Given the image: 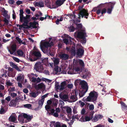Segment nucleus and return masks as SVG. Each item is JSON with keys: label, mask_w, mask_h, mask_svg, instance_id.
I'll list each match as a JSON object with an SVG mask.
<instances>
[{"label": "nucleus", "mask_w": 127, "mask_h": 127, "mask_svg": "<svg viewBox=\"0 0 127 127\" xmlns=\"http://www.w3.org/2000/svg\"><path fill=\"white\" fill-rule=\"evenodd\" d=\"M116 3L115 2H113L101 4L100 5V6L105 7L103 8L101 10V14L102 15L104 13H105L107 11L106 8H107V13L109 14H111L114 5Z\"/></svg>", "instance_id": "nucleus-1"}, {"label": "nucleus", "mask_w": 127, "mask_h": 127, "mask_svg": "<svg viewBox=\"0 0 127 127\" xmlns=\"http://www.w3.org/2000/svg\"><path fill=\"white\" fill-rule=\"evenodd\" d=\"M84 5H83L81 6H79V9L80 10L79 13L78 14V18L80 19V16H81L82 18L84 17L85 18L87 19L88 18V17L89 15V13H88V11L87 10H86L85 9H82L84 6Z\"/></svg>", "instance_id": "nucleus-2"}, {"label": "nucleus", "mask_w": 127, "mask_h": 127, "mask_svg": "<svg viewBox=\"0 0 127 127\" xmlns=\"http://www.w3.org/2000/svg\"><path fill=\"white\" fill-rule=\"evenodd\" d=\"M97 93L94 91H91L89 95L86 98V100L89 102L95 101L98 97Z\"/></svg>", "instance_id": "nucleus-3"}, {"label": "nucleus", "mask_w": 127, "mask_h": 127, "mask_svg": "<svg viewBox=\"0 0 127 127\" xmlns=\"http://www.w3.org/2000/svg\"><path fill=\"white\" fill-rule=\"evenodd\" d=\"M32 58L30 57L29 59L31 62H33L39 59L41 56V54L39 52L36 51H33L31 54Z\"/></svg>", "instance_id": "nucleus-4"}, {"label": "nucleus", "mask_w": 127, "mask_h": 127, "mask_svg": "<svg viewBox=\"0 0 127 127\" xmlns=\"http://www.w3.org/2000/svg\"><path fill=\"white\" fill-rule=\"evenodd\" d=\"M74 35L76 37L79 39H85L86 34L85 30H82L81 32H75Z\"/></svg>", "instance_id": "nucleus-5"}, {"label": "nucleus", "mask_w": 127, "mask_h": 127, "mask_svg": "<svg viewBox=\"0 0 127 127\" xmlns=\"http://www.w3.org/2000/svg\"><path fill=\"white\" fill-rule=\"evenodd\" d=\"M43 64L40 62H36L35 64L34 69L36 71L40 72L43 70Z\"/></svg>", "instance_id": "nucleus-6"}, {"label": "nucleus", "mask_w": 127, "mask_h": 127, "mask_svg": "<svg viewBox=\"0 0 127 127\" xmlns=\"http://www.w3.org/2000/svg\"><path fill=\"white\" fill-rule=\"evenodd\" d=\"M84 48L81 46L80 47L77 48L76 55L77 57L81 58L84 55Z\"/></svg>", "instance_id": "nucleus-7"}, {"label": "nucleus", "mask_w": 127, "mask_h": 127, "mask_svg": "<svg viewBox=\"0 0 127 127\" xmlns=\"http://www.w3.org/2000/svg\"><path fill=\"white\" fill-rule=\"evenodd\" d=\"M94 113V112L93 111H91L90 112L88 116H85V118L83 119V122H85L91 120L93 118V115Z\"/></svg>", "instance_id": "nucleus-8"}, {"label": "nucleus", "mask_w": 127, "mask_h": 127, "mask_svg": "<svg viewBox=\"0 0 127 127\" xmlns=\"http://www.w3.org/2000/svg\"><path fill=\"white\" fill-rule=\"evenodd\" d=\"M66 85V82L65 81H64L61 83L60 85H58L57 86H56L55 88L56 89L62 90L65 89V87Z\"/></svg>", "instance_id": "nucleus-9"}, {"label": "nucleus", "mask_w": 127, "mask_h": 127, "mask_svg": "<svg viewBox=\"0 0 127 127\" xmlns=\"http://www.w3.org/2000/svg\"><path fill=\"white\" fill-rule=\"evenodd\" d=\"M80 84L81 86L82 90H87L88 91V86L87 83L84 80L81 81L80 82Z\"/></svg>", "instance_id": "nucleus-10"}, {"label": "nucleus", "mask_w": 127, "mask_h": 127, "mask_svg": "<svg viewBox=\"0 0 127 127\" xmlns=\"http://www.w3.org/2000/svg\"><path fill=\"white\" fill-rule=\"evenodd\" d=\"M11 49L12 51L9 49L8 51L11 54H13L16 51L17 49V45L16 44L14 43L11 46Z\"/></svg>", "instance_id": "nucleus-11"}, {"label": "nucleus", "mask_w": 127, "mask_h": 127, "mask_svg": "<svg viewBox=\"0 0 127 127\" xmlns=\"http://www.w3.org/2000/svg\"><path fill=\"white\" fill-rule=\"evenodd\" d=\"M18 100V99L16 98L14 99H13L11 100L9 104V106H15L17 105Z\"/></svg>", "instance_id": "nucleus-12"}, {"label": "nucleus", "mask_w": 127, "mask_h": 127, "mask_svg": "<svg viewBox=\"0 0 127 127\" xmlns=\"http://www.w3.org/2000/svg\"><path fill=\"white\" fill-rule=\"evenodd\" d=\"M44 101V100H43L42 99L39 100L38 101L39 106L38 107L35 108V110L37 111L40 110L42 107Z\"/></svg>", "instance_id": "nucleus-13"}, {"label": "nucleus", "mask_w": 127, "mask_h": 127, "mask_svg": "<svg viewBox=\"0 0 127 127\" xmlns=\"http://www.w3.org/2000/svg\"><path fill=\"white\" fill-rule=\"evenodd\" d=\"M60 58L62 60H65L68 59L69 56L68 54L63 53L60 55Z\"/></svg>", "instance_id": "nucleus-14"}, {"label": "nucleus", "mask_w": 127, "mask_h": 127, "mask_svg": "<svg viewBox=\"0 0 127 127\" xmlns=\"http://www.w3.org/2000/svg\"><path fill=\"white\" fill-rule=\"evenodd\" d=\"M49 42L47 41L41 44L40 45V47L42 51H43V47L48 48V47H49Z\"/></svg>", "instance_id": "nucleus-15"}, {"label": "nucleus", "mask_w": 127, "mask_h": 127, "mask_svg": "<svg viewBox=\"0 0 127 127\" xmlns=\"http://www.w3.org/2000/svg\"><path fill=\"white\" fill-rule=\"evenodd\" d=\"M23 116L24 118L26 119L28 121H30L33 117L32 115L30 116L25 113L23 114Z\"/></svg>", "instance_id": "nucleus-16"}, {"label": "nucleus", "mask_w": 127, "mask_h": 127, "mask_svg": "<svg viewBox=\"0 0 127 127\" xmlns=\"http://www.w3.org/2000/svg\"><path fill=\"white\" fill-rule=\"evenodd\" d=\"M59 96L61 99L63 100L64 101H66V100L68 98V95H66L64 94L63 95L60 94Z\"/></svg>", "instance_id": "nucleus-17"}, {"label": "nucleus", "mask_w": 127, "mask_h": 127, "mask_svg": "<svg viewBox=\"0 0 127 127\" xmlns=\"http://www.w3.org/2000/svg\"><path fill=\"white\" fill-rule=\"evenodd\" d=\"M87 91V90H85L82 89L81 91H79V95L80 97H83Z\"/></svg>", "instance_id": "nucleus-18"}, {"label": "nucleus", "mask_w": 127, "mask_h": 127, "mask_svg": "<svg viewBox=\"0 0 127 127\" xmlns=\"http://www.w3.org/2000/svg\"><path fill=\"white\" fill-rule=\"evenodd\" d=\"M8 120L10 122L15 123L17 119L14 116L11 115L9 118Z\"/></svg>", "instance_id": "nucleus-19"}, {"label": "nucleus", "mask_w": 127, "mask_h": 127, "mask_svg": "<svg viewBox=\"0 0 127 127\" xmlns=\"http://www.w3.org/2000/svg\"><path fill=\"white\" fill-rule=\"evenodd\" d=\"M121 105L122 110L123 111H127V106L123 102H121Z\"/></svg>", "instance_id": "nucleus-20"}, {"label": "nucleus", "mask_w": 127, "mask_h": 127, "mask_svg": "<svg viewBox=\"0 0 127 127\" xmlns=\"http://www.w3.org/2000/svg\"><path fill=\"white\" fill-rule=\"evenodd\" d=\"M30 16L29 15H26V17H25L24 22L27 24L29 22V20L30 19Z\"/></svg>", "instance_id": "nucleus-21"}, {"label": "nucleus", "mask_w": 127, "mask_h": 127, "mask_svg": "<svg viewBox=\"0 0 127 127\" xmlns=\"http://www.w3.org/2000/svg\"><path fill=\"white\" fill-rule=\"evenodd\" d=\"M16 52L18 56L22 57L23 56L24 54V52L21 49H19Z\"/></svg>", "instance_id": "nucleus-22"}, {"label": "nucleus", "mask_w": 127, "mask_h": 127, "mask_svg": "<svg viewBox=\"0 0 127 127\" xmlns=\"http://www.w3.org/2000/svg\"><path fill=\"white\" fill-rule=\"evenodd\" d=\"M88 75L87 74V72L86 70H85L81 74V76L83 79H85L86 78Z\"/></svg>", "instance_id": "nucleus-23"}, {"label": "nucleus", "mask_w": 127, "mask_h": 127, "mask_svg": "<svg viewBox=\"0 0 127 127\" xmlns=\"http://www.w3.org/2000/svg\"><path fill=\"white\" fill-rule=\"evenodd\" d=\"M43 52L45 53H47L48 55H49L52 57H53L54 55V53L49 50H46L45 51H43Z\"/></svg>", "instance_id": "nucleus-24"}, {"label": "nucleus", "mask_w": 127, "mask_h": 127, "mask_svg": "<svg viewBox=\"0 0 127 127\" xmlns=\"http://www.w3.org/2000/svg\"><path fill=\"white\" fill-rule=\"evenodd\" d=\"M73 56H75L76 55V52L75 47H73L70 50Z\"/></svg>", "instance_id": "nucleus-25"}, {"label": "nucleus", "mask_w": 127, "mask_h": 127, "mask_svg": "<svg viewBox=\"0 0 127 127\" xmlns=\"http://www.w3.org/2000/svg\"><path fill=\"white\" fill-rule=\"evenodd\" d=\"M69 31L70 32H73L75 30L76 28L72 26H70L68 27Z\"/></svg>", "instance_id": "nucleus-26"}, {"label": "nucleus", "mask_w": 127, "mask_h": 127, "mask_svg": "<svg viewBox=\"0 0 127 127\" xmlns=\"http://www.w3.org/2000/svg\"><path fill=\"white\" fill-rule=\"evenodd\" d=\"M35 5L38 6H39L40 7H43L44 6V3L42 1H39V2H36L35 3Z\"/></svg>", "instance_id": "nucleus-27"}, {"label": "nucleus", "mask_w": 127, "mask_h": 127, "mask_svg": "<svg viewBox=\"0 0 127 127\" xmlns=\"http://www.w3.org/2000/svg\"><path fill=\"white\" fill-rule=\"evenodd\" d=\"M37 23L36 22H34L33 23L30 22V28L31 27H32L33 28H36L37 27L36 25Z\"/></svg>", "instance_id": "nucleus-28"}, {"label": "nucleus", "mask_w": 127, "mask_h": 127, "mask_svg": "<svg viewBox=\"0 0 127 127\" xmlns=\"http://www.w3.org/2000/svg\"><path fill=\"white\" fill-rule=\"evenodd\" d=\"M45 87L44 84L42 83L38 84L37 87V88L38 89L42 88L44 87Z\"/></svg>", "instance_id": "nucleus-29"}, {"label": "nucleus", "mask_w": 127, "mask_h": 127, "mask_svg": "<svg viewBox=\"0 0 127 127\" xmlns=\"http://www.w3.org/2000/svg\"><path fill=\"white\" fill-rule=\"evenodd\" d=\"M55 3L58 7L61 6L63 4L61 0H57Z\"/></svg>", "instance_id": "nucleus-30"}, {"label": "nucleus", "mask_w": 127, "mask_h": 127, "mask_svg": "<svg viewBox=\"0 0 127 127\" xmlns=\"http://www.w3.org/2000/svg\"><path fill=\"white\" fill-rule=\"evenodd\" d=\"M75 69L74 68H70L68 72L67 73L69 74H73L75 73V72H74Z\"/></svg>", "instance_id": "nucleus-31"}, {"label": "nucleus", "mask_w": 127, "mask_h": 127, "mask_svg": "<svg viewBox=\"0 0 127 127\" xmlns=\"http://www.w3.org/2000/svg\"><path fill=\"white\" fill-rule=\"evenodd\" d=\"M54 70L56 72V74H57L59 72H59H60L61 71V68L59 67L58 66H57L55 67L54 68Z\"/></svg>", "instance_id": "nucleus-32"}, {"label": "nucleus", "mask_w": 127, "mask_h": 127, "mask_svg": "<svg viewBox=\"0 0 127 127\" xmlns=\"http://www.w3.org/2000/svg\"><path fill=\"white\" fill-rule=\"evenodd\" d=\"M20 16V21L21 23H23L24 21V18H25V17H24L23 14H19Z\"/></svg>", "instance_id": "nucleus-33"}, {"label": "nucleus", "mask_w": 127, "mask_h": 127, "mask_svg": "<svg viewBox=\"0 0 127 127\" xmlns=\"http://www.w3.org/2000/svg\"><path fill=\"white\" fill-rule=\"evenodd\" d=\"M18 120L19 121L22 123H24V119L22 116L20 115H19L18 117Z\"/></svg>", "instance_id": "nucleus-34"}, {"label": "nucleus", "mask_w": 127, "mask_h": 127, "mask_svg": "<svg viewBox=\"0 0 127 127\" xmlns=\"http://www.w3.org/2000/svg\"><path fill=\"white\" fill-rule=\"evenodd\" d=\"M21 75H20L19 76L17 77L16 80L18 82H20L21 80L22 79V78L23 80L24 79V78L23 77V75L22 76H21Z\"/></svg>", "instance_id": "nucleus-35"}, {"label": "nucleus", "mask_w": 127, "mask_h": 127, "mask_svg": "<svg viewBox=\"0 0 127 127\" xmlns=\"http://www.w3.org/2000/svg\"><path fill=\"white\" fill-rule=\"evenodd\" d=\"M76 26V28L77 29H81L82 28V26L81 24H75Z\"/></svg>", "instance_id": "nucleus-36"}, {"label": "nucleus", "mask_w": 127, "mask_h": 127, "mask_svg": "<svg viewBox=\"0 0 127 127\" xmlns=\"http://www.w3.org/2000/svg\"><path fill=\"white\" fill-rule=\"evenodd\" d=\"M79 64L81 66L83 67L84 66V63L83 61L81 60H80L79 61Z\"/></svg>", "instance_id": "nucleus-37"}, {"label": "nucleus", "mask_w": 127, "mask_h": 127, "mask_svg": "<svg viewBox=\"0 0 127 127\" xmlns=\"http://www.w3.org/2000/svg\"><path fill=\"white\" fill-rule=\"evenodd\" d=\"M53 61L55 65H57L59 63V59L58 58H55Z\"/></svg>", "instance_id": "nucleus-38"}, {"label": "nucleus", "mask_w": 127, "mask_h": 127, "mask_svg": "<svg viewBox=\"0 0 127 127\" xmlns=\"http://www.w3.org/2000/svg\"><path fill=\"white\" fill-rule=\"evenodd\" d=\"M98 116L97 115H95V117L93 118V119L92 120V121H93L94 122H96L98 120Z\"/></svg>", "instance_id": "nucleus-39"}, {"label": "nucleus", "mask_w": 127, "mask_h": 127, "mask_svg": "<svg viewBox=\"0 0 127 127\" xmlns=\"http://www.w3.org/2000/svg\"><path fill=\"white\" fill-rule=\"evenodd\" d=\"M32 96L34 97H36L38 95L37 92H32Z\"/></svg>", "instance_id": "nucleus-40"}, {"label": "nucleus", "mask_w": 127, "mask_h": 127, "mask_svg": "<svg viewBox=\"0 0 127 127\" xmlns=\"http://www.w3.org/2000/svg\"><path fill=\"white\" fill-rule=\"evenodd\" d=\"M61 123L59 122H57L54 125V127H61Z\"/></svg>", "instance_id": "nucleus-41"}, {"label": "nucleus", "mask_w": 127, "mask_h": 127, "mask_svg": "<svg viewBox=\"0 0 127 127\" xmlns=\"http://www.w3.org/2000/svg\"><path fill=\"white\" fill-rule=\"evenodd\" d=\"M24 22V23L22 25H20V26L19 27V29L20 30H21V28H25L24 26H26L27 24V23H25V22Z\"/></svg>", "instance_id": "nucleus-42"}, {"label": "nucleus", "mask_w": 127, "mask_h": 127, "mask_svg": "<svg viewBox=\"0 0 127 127\" xmlns=\"http://www.w3.org/2000/svg\"><path fill=\"white\" fill-rule=\"evenodd\" d=\"M6 84L8 86H11L12 85V83L10 82V80L8 81H7L6 80Z\"/></svg>", "instance_id": "nucleus-43"}, {"label": "nucleus", "mask_w": 127, "mask_h": 127, "mask_svg": "<svg viewBox=\"0 0 127 127\" xmlns=\"http://www.w3.org/2000/svg\"><path fill=\"white\" fill-rule=\"evenodd\" d=\"M6 112L4 109L3 108H1L0 110V114H4Z\"/></svg>", "instance_id": "nucleus-44"}, {"label": "nucleus", "mask_w": 127, "mask_h": 127, "mask_svg": "<svg viewBox=\"0 0 127 127\" xmlns=\"http://www.w3.org/2000/svg\"><path fill=\"white\" fill-rule=\"evenodd\" d=\"M66 111L67 113H70L71 112V109L69 107H67L66 108Z\"/></svg>", "instance_id": "nucleus-45"}, {"label": "nucleus", "mask_w": 127, "mask_h": 127, "mask_svg": "<svg viewBox=\"0 0 127 127\" xmlns=\"http://www.w3.org/2000/svg\"><path fill=\"white\" fill-rule=\"evenodd\" d=\"M79 104H80V105L81 107H83L85 105V104L82 102V101L80 100L79 102Z\"/></svg>", "instance_id": "nucleus-46"}, {"label": "nucleus", "mask_w": 127, "mask_h": 127, "mask_svg": "<svg viewBox=\"0 0 127 127\" xmlns=\"http://www.w3.org/2000/svg\"><path fill=\"white\" fill-rule=\"evenodd\" d=\"M16 39L17 41L19 42V43L21 44V42L22 40L19 37L17 36L16 37Z\"/></svg>", "instance_id": "nucleus-47"}, {"label": "nucleus", "mask_w": 127, "mask_h": 127, "mask_svg": "<svg viewBox=\"0 0 127 127\" xmlns=\"http://www.w3.org/2000/svg\"><path fill=\"white\" fill-rule=\"evenodd\" d=\"M45 109L46 110H47V111H49V110L50 109V105H45Z\"/></svg>", "instance_id": "nucleus-48"}, {"label": "nucleus", "mask_w": 127, "mask_h": 127, "mask_svg": "<svg viewBox=\"0 0 127 127\" xmlns=\"http://www.w3.org/2000/svg\"><path fill=\"white\" fill-rule=\"evenodd\" d=\"M7 13V10H6L4 9V11L3 12L2 15L4 16L5 17L6 16L8 15Z\"/></svg>", "instance_id": "nucleus-49"}, {"label": "nucleus", "mask_w": 127, "mask_h": 127, "mask_svg": "<svg viewBox=\"0 0 127 127\" xmlns=\"http://www.w3.org/2000/svg\"><path fill=\"white\" fill-rule=\"evenodd\" d=\"M12 58H13V59L14 60V61H16V62H18V63L19 62V59H18V58H17L16 57H14V56Z\"/></svg>", "instance_id": "nucleus-50"}, {"label": "nucleus", "mask_w": 127, "mask_h": 127, "mask_svg": "<svg viewBox=\"0 0 127 127\" xmlns=\"http://www.w3.org/2000/svg\"><path fill=\"white\" fill-rule=\"evenodd\" d=\"M49 110L50 111L51 113H49V114H51L52 115L55 112V110L54 109H50Z\"/></svg>", "instance_id": "nucleus-51"}, {"label": "nucleus", "mask_w": 127, "mask_h": 127, "mask_svg": "<svg viewBox=\"0 0 127 127\" xmlns=\"http://www.w3.org/2000/svg\"><path fill=\"white\" fill-rule=\"evenodd\" d=\"M64 42L66 44H69V41L68 39L65 38L63 39Z\"/></svg>", "instance_id": "nucleus-52"}, {"label": "nucleus", "mask_w": 127, "mask_h": 127, "mask_svg": "<svg viewBox=\"0 0 127 127\" xmlns=\"http://www.w3.org/2000/svg\"><path fill=\"white\" fill-rule=\"evenodd\" d=\"M10 66L12 67L13 68H14L15 66L16 65L14 63L12 62H10Z\"/></svg>", "instance_id": "nucleus-53"}, {"label": "nucleus", "mask_w": 127, "mask_h": 127, "mask_svg": "<svg viewBox=\"0 0 127 127\" xmlns=\"http://www.w3.org/2000/svg\"><path fill=\"white\" fill-rule=\"evenodd\" d=\"M3 21L4 22L5 24L6 25H8L9 24V21L5 18H4Z\"/></svg>", "instance_id": "nucleus-54"}, {"label": "nucleus", "mask_w": 127, "mask_h": 127, "mask_svg": "<svg viewBox=\"0 0 127 127\" xmlns=\"http://www.w3.org/2000/svg\"><path fill=\"white\" fill-rule=\"evenodd\" d=\"M10 95L11 96L13 97H15L17 95V94L14 93H11L10 94Z\"/></svg>", "instance_id": "nucleus-55"}, {"label": "nucleus", "mask_w": 127, "mask_h": 127, "mask_svg": "<svg viewBox=\"0 0 127 127\" xmlns=\"http://www.w3.org/2000/svg\"><path fill=\"white\" fill-rule=\"evenodd\" d=\"M73 23L75 24H78V23H79L80 22V20H78L77 19L76 20H73Z\"/></svg>", "instance_id": "nucleus-56"}, {"label": "nucleus", "mask_w": 127, "mask_h": 127, "mask_svg": "<svg viewBox=\"0 0 127 127\" xmlns=\"http://www.w3.org/2000/svg\"><path fill=\"white\" fill-rule=\"evenodd\" d=\"M24 106L25 107L29 108L31 107L32 105L30 104H27L24 105Z\"/></svg>", "instance_id": "nucleus-57"}, {"label": "nucleus", "mask_w": 127, "mask_h": 127, "mask_svg": "<svg viewBox=\"0 0 127 127\" xmlns=\"http://www.w3.org/2000/svg\"><path fill=\"white\" fill-rule=\"evenodd\" d=\"M30 78L31 79H32V82H36V78H34L33 77H30Z\"/></svg>", "instance_id": "nucleus-58"}, {"label": "nucleus", "mask_w": 127, "mask_h": 127, "mask_svg": "<svg viewBox=\"0 0 127 127\" xmlns=\"http://www.w3.org/2000/svg\"><path fill=\"white\" fill-rule=\"evenodd\" d=\"M89 109L91 110H93L94 108V106L93 104L90 105L89 106Z\"/></svg>", "instance_id": "nucleus-59"}, {"label": "nucleus", "mask_w": 127, "mask_h": 127, "mask_svg": "<svg viewBox=\"0 0 127 127\" xmlns=\"http://www.w3.org/2000/svg\"><path fill=\"white\" fill-rule=\"evenodd\" d=\"M82 39L81 40V43L83 44H85L86 42V38L85 39Z\"/></svg>", "instance_id": "nucleus-60"}, {"label": "nucleus", "mask_w": 127, "mask_h": 127, "mask_svg": "<svg viewBox=\"0 0 127 127\" xmlns=\"http://www.w3.org/2000/svg\"><path fill=\"white\" fill-rule=\"evenodd\" d=\"M8 2L10 4H13L15 1L13 0H10L8 1Z\"/></svg>", "instance_id": "nucleus-61"}, {"label": "nucleus", "mask_w": 127, "mask_h": 127, "mask_svg": "<svg viewBox=\"0 0 127 127\" xmlns=\"http://www.w3.org/2000/svg\"><path fill=\"white\" fill-rule=\"evenodd\" d=\"M76 96L74 95H71L70 97V99H73V100L75 101L76 100L75 98Z\"/></svg>", "instance_id": "nucleus-62"}, {"label": "nucleus", "mask_w": 127, "mask_h": 127, "mask_svg": "<svg viewBox=\"0 0 127 127\" xmlns=\"http://www.w3.org/2000/svg\"><path fill=\"white\" fill-rule=\"evenodd\" d=\"M17 4L18 5H19L23 3V2L22 1L18 0L16 2Z\"/></svg>", "instance_id": "nucleus-63"}, {"label": "nucleus", "mask_w": 127, "mask_h": 127, "mask_svg": "<svg viewBox=\"0 0 127 127\" xmlns=\"http://www.w3.org/2000/svg\"><path fill=\"white\" fill-rule=\"evenodd\" d=\"M52 115L54 117H58L59 116L57 112L54 113Z\"/></svg>", "instance_id": "nucleus-64"}]
</instances>
